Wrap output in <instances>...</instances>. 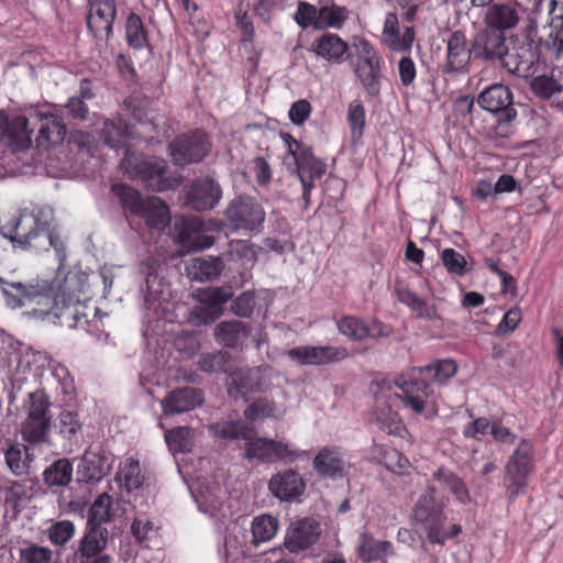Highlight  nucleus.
Listing matches in <instances>:
<instances>
[{
	"mask_svg": "<svg viewBox=\"0 0 563 563\" xmlns=\"http://www.w3.org/2000/svg\"><path fill=\"white\" fill-rule=\"evenodd\" d=\"M211 430L221 439L243 440L244 456L249 461L291 464L308 454L292 448L288 442L257 437L256 430L242 421L217 422L211 426Z\"/></svg>",
	"mask_w": 563,
	"mask_h": 563,
	"instance_id": "f257e3e1",
	"label": "nucleus"
},
{
	"mask_svg": "<svg viewBox=\"0 0 563 563\" xmlns=\"http://www.w3.org/2000/svg\"><path fill=\"white\" fill-rule=\"evenodd\" d=\"M53 210L48 207L24 209L1 227L2 235L20 247L47 250L52 246L60 258L65 256L64 243L52 229Z\"/></svg>",
	"mask_w": 563,
	"mask_h": 563,
	"instance_id": "f03ea898",
	"label": "nucleus"
},
{
	"mask_svg": "<svg viewBox=\"0 0 563 563\" xmlns=\"http://www.w3.org/2000/svg\"><path fill=\"white\" fill-rule=\"evenodd\" d=\"M456 372L457 365L452 360L435 361L427 366L413 368L411 378L399 377L396 380L397 387L402 393L399 397L407 408L419 415L426 413L428 399L432 395V390L426 380L443 384L452 378Z\"/></svg>",
	"mask_w": 563,
	"mask_h": 563,
	"instance_id": "7ed1b4c3",
	"label": "nucleus"
},
{
	"mask_svg": "<svg viewBox=\"0 0 563 563\" xmlns=\"http://www.w3.org/2000/svg\"><path fill=\"white\" fill-rule=\"evenodd\" d=\"M443 508V504L435 499V488L429 486L418 498L412 511L413 520L424 526L427 538L432 543L443 544L461 532V526L459 525H452L450 528L444 527L446 516Z\"/></svg>",
	"mask_w": 563,
	"mask_h": 563,
	"instance_id": "20e7f679",
	"label": "nucleus"
},
{
	"mask_svg": "<svg viewBox=\"0 0 563 563\" xmlns=\"http://www.w3.org/2000/svg\"><path fill=\"white\" fill-rule=\"evenodd\" d=\"M532 444L522 439L505 466L504 485L514 499L522 494L528 486V477L533 470Z\"/></svg>",
	"mask_w": 563,
	"mask_h": 563,
	"instance_id": "39448f33",
	"label": "nucleus"
},
{
	"mask_svg": "<svg viewBox=\"0 0 563 563\" xmlns=\"http://www.w3.org/2000/svg\"><path fill=\"white\" fill-rule=\"evenodd\" d=\"M168 148L174 164L185 166L201 162L209 154L211 143L203 131L196 130L174 139Z\"/></svg>",
	"mask_w": 563,
	"mask_h": 563,
	"instance_id": "423d86ee",
	"label": "nucleus"
},
{
	"mask_svg": "<svg viewBox=\"0 0 563 563\" xmlns=\"http://www.w3.org/2000/svg\"><path fill=\"white\" fill-rule=\"evenodd\" d=\"M121 168L131 178L143 181H155L153 189L162 191L166 188L162 180L167 170V163L162 158L144 157L141 154L132 153L130 150L121 162Z\"/></svg>",
	"mask_w": 563,
	"mask_h": 563,
	"instance_id": "0eeeda50",
	"label": "nucleus"
},
{
	"mask_svg": "<svg viewBox=\"0 0 563 563\" xmlns=\"http://www.w3.org/2000/svg\"><path fill=\"white\" fill-rule=\"evenodd\" d=\"M229 288H206L197 294L200 305L192 308L188 320L191 324L200 327L214 322L224 311L223 305L232 298Z\"/></svg>",
	"mask_w": 563,
	"mask_h": 563,
	"instance_id": "6e6552de",
	"label": "nucleus"
},
{
	"mask_svg": "<svg viewBox=\"0 0 563 563\" xmlns=\"http://www.w3.org/2000/svg\"><path fill=\"white\" fill-rule=\"evenodd\" d=\"M268 366L233 368L228 378V393L239 399L249 394L262 393L271 385Z\"/></svg>",
	"mask_w": 563,
	"mask_h": 563,
	"instance_id": "1a4fd4ad",
	"label": "nucleus"
},
{
	"mask_svg": "<svg viewBox=\"0 0 563 563\" xmlns=\"http://www.w3.org/2000/svg\"><path fill=\"white\" fill-rule=\"evenodd\" d=\"M224 214L236 230H257L265 220L264 209L251 198H239L231 201Z\"/></svg>",
	"mask_w": 563,
	"mask_h": 563,
	"instance_id": "9d476101",
	"label": "nucleus"
},
{
	"mask_svg": "<svg viewBox=\"0 0 563 563\" xmlns=\"http://www.w3.org/2000/svg\"><path fill=\"white\" fill-rule=\"evenodd\" d=\"M109 541V531L106 527L87 522L84 536L78 542L73 556L68 559L73 563H89L90 559L103 554Z\"/></svg>",
	"mask_w": 563,
	"mask_h": 563,
	"instance_id": "9b49d317",
	"label": "nucleus"
},
{
	"mask_svg": "<svg viewBox=\"0 0 563 563\" xmlns=\"http://www.w3.org/2000/svg\"><path fill=\"white\" fill-rule=\"evenodd\" d=\"M477 102L484 110L498 114L500 123H508L517 115L512 108V93L501 84L486 88L479 95Z\"/></svg>",
	"mask_w": 563,
	"mask_h": 563,
	"instance_id": "f8f14e48",
	"label": "nucleus"
},
{
	"mask_svg": "<svg viewBox=\"0 0 563 563\" xmlns=\"http://www.w3.org/2000/svg\"><path fill=\"white\" fill-rule=\"evenodd\" d=\"M111 455L100 446H90L84 453L77 467L79 482L91 483L101 481L111 470Z\"/></svg>",
	"mask_w": 563,
	"mask_h": 563,
	"instance_id": "ddd939ff",
	"label": "nucleus"
},
{
	"mask_svg": "<svg viewBox=\"0 0 563 563\" xmlns=\"http://www.w3.org/2000/svg\"><path fill=\"white\" fill-rule=\"evenodd\" d=\"M297 176L302 186V199L305 208L310 203V195L314 188V181L320 179L327 170V165L313 156L310 148L305 147L296 157Z\"/></svg>",
	"mask_w": 563,
	"mask_h": 563,
	"instance_id": "4468645a",
	"label": "nucleus"
},
{
	"mask_svg": "<svg viewBox=\"0 0 563 563\" xmlns=\"http://www.w3.org/2000/svg\"><path fill=\"white\" fill-rule=\"evenodd\" d=\"M117 15L114 0H90L87 24L90 32L100 40H108Z\"/></svg>",
	"mask_w": 563,
	"mask_h": 563,
	"instance_id": "2eb2a0df",
	"label": "nucleus"
},
{
	"mask_svg": "<svg viewBox=\"0 0 563 563\" xmlns=\"http://www.w3.org/2000/svg\"><path fill=\"white\" fill-rule=\"evenodd\" d=\"M268 490L280 501H295L306 490V482L301 474L292 468L274 474L268 481Z\"/></svg>",
	"mask_w": 563,
	"mask_h": 563,
	"instance_id": "dca6fc26",
	"label": "nucleus"
},
{
	"mask_svg": "<svg viewBox=\"0 0 563 563\" xmlns=\"http://www.w3.org/2000/svg\"><path fill=\"white\" fill-rule=\"evenodd\" d=\"M84 306L80 300L65 291H59L54 298V305L49 311L34 310L33 313L41 318L53 316L59 321V324L74 328L81 317Z\"/></svg>",
	"mask_w": 563,
	"mask_h": 563,
	"instance_id": "f3484780",
	"label": "nucleus"
},
{
	"mask_svg": "<svg viewBox=\"0 0 563 563\" xmlns=\"http://www.w3.org/2000/svg\"><path fill=\"white\" fill-rule=\"evenodd\" d=\"M288 356L301 365H323L339 362L349 356L345 347L298 346L287 352Z\"/></svg>",
	"mask_w": 563,
	"mask_h": 563,
	"instance_id": "a211bd4d",
	"label": "nucleus"
},
{
	"mask_svg": "<svg viewBox=\"0 0 563 563\" xmlns=\"http://www.w3.org/2000/svg\"><path fill=\"white\" fill-rule=\"evenodd\" d=\"M222 190L212 178L195 180L187 191L186 203L191 209L205 211L212 209L221 199Z\"/></svg>",
	"mask_w": 563,
	"mask_h": 563,
	"instance_id": "6ab92c4d",
	"label": "nucleus"
},
{
	"mask_svg": "<svg viewBox=\"0 0 563 563\" xmlns=\"http://www.w3.org/2000/svg\"><path fill=\"white\" fill-rule=\"evenodd\" d=\"M473 47H467L465 35L460 32H453L446 43V60L442 65V71L445 74H460L467 70Z\"/></svg>",
	"mask_w": 563,
	"mask_h": 563,
	"instance_id": "aec40b11",
	"label": "nucleus"
},
{
	"mask_svg": "<svg viewBox=\"0 0 563 563\" xmlns=\"http://www.w3.org/2000/svg\"><path fill=\"white\" fill-rule=\"evenodd\" d=\"M498 60L509 73L519 77H528L536 62L532 42L511 47L506 46V53H503Z\"/></svg>",
	"mask_w": 563,
	"mask_h": 563,
	"instance_id": "412c9836",
	"label": "nucleus"
},
{
	"mask_svg": "<svg viewBox=\"0 0 563 563\" xmlns=\"http://www.w3.org/2000/svg\"><path fill=\"white\" fill-rule=\"evenodd\" d=\"M506 46L505 34L489 27L478 31L473 38V54L476 58L499 59L506 53Z\"/></svg>",
	"mask_w": 563,
	"mask_h": 563,
	"instance_id": "4be33fe9",
	"label": "nucleus"
},
{
	"mask_svg": "<svg viewBox=\"0 0 563 563\" xmlns=\"http://www.w3.org/2000/svg\"><path fill=\"white\" fill-rule=\"evenodd\" d=\"M203 402L202 393L194 387L175 389L162 400L163 413L166 416L194 410Z\"/></svg>",
	"mask_w": 563,
	"mask_h": 563,
	"instance_id": "5701e85b",
	"label": "nucleus"
},
{
	"mask_svg": "<svg viewBox=\"0 0 563 563\" xmlns=\"http://www.w3.org/2000/svg\"><path fill=\"white\" fill-rule=\"evenodd\" d=\"M319 534L320 529L316 521L302 519L289 528L284 544L290 552L296 553L313 544Z\"/></svg>",
	"mask_w": 563,
	"mask_h": 563,
	"instance_id": "b1692460",
	"label": "nucleus"
},
{
	"mask_svg": "<svg viewBox=\"0 0 563 563\" xmlns=\"http://www.w3.org/2000/svg\"><path fill=\"white\" fill-rule=\"evenodd\" d=\"M357 555L364 563H387V558L394 556L395 550L390 541L377 540L372 533L363 532L358 538Z\"/></svg>",
	"mask_w": 563,
	"mask_h": 563,
	"instance_id": "393cba45",
	"label": "nucleus"
},
{
	"mask_svg": "<svg viewBox=\"0 0 563 563\" xmlns=\"http://www.w3.org/2000/svg\"><path fill=\"white\" fill-rule=\"evenodd\" d=\"M520 21L517 9L510 3L497 2L488 7L484 23L486 27L494 29L505 34L515 29Z\"/></svg>",
	"mask_w": 563,
	"mask_h": 563,
	"instance_id": "a878e982",
	"label": "nucleus"
},
{
	"mask_svg": "<svg viewBox=\"0 0 563 563\" xmlns=\"http://www.w3.org/2000/svg\"><path fill=\"white\" fill-rule=\"evenodd\" d=\"M4 463L10 473L16 477H24L31 474L34 454L21 442L10 443L3 450Z\"/></svg>",
	"mask_w": 563,
	"mask_h": 563,
	"instance_id": "bb28decb",
	"label": "nucleus"
},
{
	"mask_svg": "<svg viewBox=\"0 0 563 563\" xmlns=\"http://www.w3.org/2000/svg\"><path fill=\"white\" fill-rule=\"evenodd\" d=\"M313 468L320 476L339 478L344 474V459L339 446H324L313 459Z\"/></svg>",
	"mask_w": 563,
	"mask_h": 563,
	"instance_id": "cd10ccee",
	"label": "nucleus"
},
{
	"mask_svg": "<svg viewBox=\"0 0 563 563\" xmlns=\"http://www.w3.org/2000/svg\"><path fill=\"white\" fill-rule=\"evenodd\" d=\"M382 38L393 51H407L411 47L415 40L413 27L406 26L404 33L400 34L397 15L388 13L384 22Z\"/></svg>",
	"mask_w": 563,
	"mask_h": 563,
	"instance_id": "c85d7f7f",
	"label": "nucleus"
},
{
	"mask_svg": "<svg viewBox=\"0 0 563 563\" xmlns=\"http://www.w3.org/2000/svg\"><path fill=\"white\" fill-rule=\"evenodd\" d=\"M347 49V43L333 33H324L312 43V52L332 64H342Z\"/></svg>",
	"mask_w": 563,
	"mask_h": 563,
	"instance_id": "c756f323",
	"label": "nucleus"
},
{
	"mask_svg": "<svg viewBox=\"0 0 563 563\" xmlns=\"http://www.w3.org/2000/svg\"><path fill=\"white\" fill-rule=\"evenodd\" d=\"M4 506L12 510L13 515L21 512L32 499V487L24 481L8 479L0 487Z\"/></svg>",
	"mask_w": 563,
	"mask_h": 563,
	"instance_id": "7c9ffc66",
	"label": "nucleus"
},
{
	"mask_svg": "<svg viewBox=\"0 0 563 563\" xmlns=\"http://www.w3.org/2000/svg\"><path fill=\"white\" fill-rule=\"evenodd\" d=\"M251 334V327L239 320L222 321L213 330L216 341L227 347L243 344Z\"/></svg>",
	"mask_w": 563,
	"mask_h": 563,
	"instance_id": "2f4dec72",
	"label": "nucleus"
},
{
	"mask_svg": "<svg viewBox=\"0 0 563 563\" xmlns=\"http://www.w3.org/2000/svg\"><path fill=\"white\" fill-rule=\"evenodd\" d=\"M34 119L40 122L36 141L40 146L58 144L64 140L66 125L63 119L54 113H37Z\"/></svg>",
	"mask_w": 563,
	"mask_h": 563,
	"instance_id": "473e14b6",
	"label": "nucleus"
},
{
	"mask_svg": "<svg viewBox=\"0 0 563 563\" xmlns=\"http://www.w3.org/2000/svg\"><path fill=\"white\" fill-rule=\"evenodd\" d=\"M349 12L345 7L336 5L332 0H320V8L318 9V18L313 24L316 30L343 27L347 20Z\"/></svg>",
	"mask_w": 563,
	"mask_h": 563,
	"instance_id": "72a5a7b5",
	"label": "nucleus"
},
{
	"mask_svg": "<svg viewBox=\"0 0 563 563\" xmlns=\"http://www.w3.org/2000/svg\"><path fill=\"white\" fill-rule=\"evenodd\" d=\"M195 498L202 511L212 514L221 508L225 492L217 482L202 483Z\"/></svg>",
	"mask_w": 563,
	"mask_h": 563,
	"instance_id": "f704fd0d",
	"label": "nucleus"
},
{
	"mask_svg": "<svg viewBox=\"0 0 563 563\" xmlns=\"http://www.w3.org/2000/svg\"><path fill=\"white\" fill-rule=\"evenodd\" d=\"M0 288L8 307L15 309L33 301L37 290L33 286H25L22 283H8L0 277Z\"/></svg>",
	"mask_w": 563,
	"mask_h": 563,
	"instance_id": "c9c22d12",
	"label": "nucleus"
},
{
	"mask_svg": "<svg viewBox=\"0 0 563 563\" xmlns=\"http://www.w3.org/2000/svg\"><path fill=\"white\" fill-rule=\"evenodd\" d=\"M432 478L440 485L446 487L459 503L465 505L471 501V495L464 481L452 470L440 467L433 472Z\"/></svg>",
	"mask_w": 563,
	"mask_h": 563,
	"instance_id": "e433bc0d",
	"label": "nucleus"
},
{
	"mask_svg": "<svg viewBox=\"0 0 563 563\" xmlns=\"http://www.w3.org/2000/svg\"><path fill=\"white\" fill-rule=\"evenodd\" d=\"M100 135L110 148L119 150L125 146L130 130L124 120L118 117L103 122Z\"/></svg>",
	"mask_w": 563,
	"mask_h": 563,
	"instance_id": "4c0bfd02",
	"label": "nucleus"
},
{
	"mask_svg": "<svg viewBox=\"0 0 563 563\" xmlns=\"http://www.w3.org/2000/svg\"><path fill=\"white\" fill-rule=\"evenodd\" d=\"M395 292L397 299L401 303L408 306L412 311H415L418 317L428 320L438 318L437 309L434 306L428 305L424 299L420 298L417 294L412 292L400 283H396Z\"/></svg>",
	"mask_w": 563,
	"mask_h": 563,
	"instance_id": "58836bf2",
	"label": "nucleus"
},
{
	"mask_svg": "<svg viewBox=\"0 0 563 563\" xmlns=\"http://www.w3.org/2000/svg\"><path fill=\"white\" fill-rule=\"evenodd\" d=\"M146 224L156 230H163L170 223V214L165 202L158 197H150L140 213Z\"/></svg>",
	"mask_w": 563,
	"mask_h": 563,
	"instance_id": "ea45409f",
	"label": "nucleus"
},
{
	"mask_svg": "<svg viewBox=\"0 0 563 563\" xmlns=\"http://www.w3.org/2000/svg\"><path fill=\"white\" fill-rule=\"evenodd\" d=\"M286 409L267 398H258L244 410V416L247 420L254 421L260 419H283Z\"/></svg>",
	"mask_w": 563,
	"mask_h": 563,
	"instance_id": "a19ab883",
	"label": "nucleus"
},
{
	"mask_svg": "<svg viewBox=\"0 0 563 563\" xmlns=\"http://www.w3.org/2000/svg\"><path fill=\"white\" fill-rule=\"evenodd\" d=\"M197 365L198 368L205 373H224L229 376L234 368V362L231 355L223 351L201 354Z\"/></svg>",
	"mask_w": 563,
	"mask_h": 563,
	"instance_id": "79ce46f5",
	"label": "nucleus"
},
{
	"mask_svg": "<svg viewBox=\"0 0 563 563\" xmlns=\"http://www.w3.org/2000/svg\"><path fill=\"white\" fill-rule=\"evenodd\" d=\"M73 479V464L68 459H59L43 472V481L48 487H65Z\"/></svg>",
	"mask_w": 563,
	"mask_h": 563,
	"instance_id": "37998d69",
	"label": "nucleus"
},
{
	"mask_svg": "<svg viewBox=\"0 0 563 563\" xmlns=\"http://www.w3.org/2000/svg\"><path fill=\"white\" fill-rule=\"evenodd\" d=\"M51 418H25L21 427L23 441L30 444H40L47 441Z\"/></svg>",
	"mask_w": 563,
	"mask_h": 563,
	"instance_id": "c03bdc74",
	"label": "nucleus"
},
{
	"mask_svg": "<svg viewBox=\"0 0 563 563\" xmlns=\"http://www.w3.org/2000/svg\"><path fill=\"white\" fill-rule=\"evenodd\" d=\"M115 477L128 492L140 488L144 481L139 461L132 457L121 464Z\"/></svg>",
	"mask_w": 563,
	"mask_h": 563,
	"instance_id": "a18cd8bd",
	"label": "nucleus"
},
{
	"mask_svg": "<svg viewBox=\"0 0 563 563\" xmlns=\"http://www.w3.org/2000/svg\"><path fill=\"white\" fill-rule=\"evenodd\" d=\"M34 125L30 128V120L24 115H14L9 119L8 141L16 142L21 146L31 144Z\"/></svg>",
	"mask_w": 563,
	"mask_h": 563,
	"instance_id": "49530a36",
	"label": "nucleus"
},
{
	"mask_svg": "<svg viewBox=\"0 0 563 563\" xmlns=\"http://www.w3.org/2000/svg\"><path fill=\"white\" fill-rule=\"evenodd\" d=\"M352 46L356 57L354 67H380V57L369 42L364 38H354Z\"/></svg>",
	"mask_w": 563,
	"mask_h": 563,
	"instance_id": "de8ad7c7",
	"label": "nucleus"
},
{
	"mask_svg": "<svg viewBox=\"0 0 563 563\" xmlns=\"http://www.w3.org/2000/svg\"><path fill=\"white\" fill-rule=\"evenodd\" d=\"M18 563H51L53 551L44 545L26 542L18 550Z\"/></svg>",
	"mask_w": 563,
	"mask_h": 563,
	"instance_id": "09e8293b",
	"label": "nucleus"
},
{
	"mask_svg": "<svg viewBox=\"0 0 563 563\" xmlns=\"http://www.w3.org/2000/svg\"><path fill=\"white\" fill-rule=\"evenodd\" d=\"M112 190L120 198L121 203L124 208H128L131 213L140 214L146 205V200H143L141 194L126 185H114Z\"/></svg>",
	"mask_w": 563,
	"mask_h": 563,
	"instance_id": "8fccbe9b",
	"label": "nucleus"
},
{
	"mask_svg": "<svg viewBox=\"0 0 563 563\" xmlns=\"http://www.w3.org/2000/svg\"><path fill=\"white\" fill-rule=\"evenodd\" d=\"M531 89L539 97L550 99L563 91V79L556 78L554 73L551 76H537L531 80Z\"/></svg>",
	"mask_w": 563,
	"mask_h": 563,
	"instance_id": "3c124183",
	"label": "nucleus"
},
{
	"mask_svg": "<svg viewBox=\"0 0 563 563\" xmlns=\"http://www.w3.org/2000/svg\"><path fill=\"white\" fill-rule=\"evenodd\" d=\"M278 529V521L269 515L254 518L252 533L255 543L265 542L274 538Z\"/></svg>",
	"mask_w": 563,
	"mask_h": 563,
	"instance_id": "603ef678",
	"label": "nucleus"
},
{
	"mask_svg": "<svg viewBox=\"0 0 563 563\" xmlns=\"http://www.w3.org/2000/svg\"><path fill=\"white\" fill-rule=\"evenodd\" d=\"M76 528L70 520L53 522L46 530L48 540L54 545H65L75 536Z\"/></svg>",
	"mask_w": 563,
	"mask_h": 563,
	"instance_id": "864d4df0",
	"label": "nucleus"
},
{
	"mask_svg": "<svg viewBox=\"0 0 563 563\" xmlns=\"http://www.w3.org/2000/svg\"><path fill=\"white\" fill-rule=\"evenodd\" d=\"M126 41L134 48H142L147 43V35L141 18L131 13L125 25Z\"/></svg>",
	"mask_w": 563,
	"mask_h": 563,
	"instance_id": "5fc2aeb1",
	"label": "nucleus"
},
{
	"mask_svg": "<svg viewBox=\"0 0 563 563\" xmlns=\"http://www.w3.org/2000/svg\"><path fill=\"white\" fill-rule=\"evenodd\" d=\"M382 67H354V73L369 96H377L380 90Z\"/></svg>",
	"mask_w": 563,
	"mask_h": 563,
	"instance_id": "6e6d98bb",
	"label": "nucleus"
},
{
	"mask_svg": "<svg viewBox=\"0 0 563 563\" xmlns=\"http://www.w3.org/2000/svg\"><path fill=\"white\" fill-rule=\"evenodd\" d=\"M24 408L27 412V418H51L48 415L49 401L43 390L38 389L30 393Z\"/></svg>",
	"mask_w": 563,
	"mask_h": 563,
	"instance_id": "4d7b16f0",
	"label": "nucleus"
},
{
	"mask_svg": "<svg viewBox=\"0 0 563 563\" xmlns=\"http://www.w3.org/2000/svg\"><path fill=\"white\" fill-rule=\"evenodd\" d=\"M165 440L173 452H185L190 449V429L177 427L166 432Z\"/></svg>",
	"mask_w": 563,
	"mask_h": 563,
	"instance_id": "13d9d810",
	"label": "nucleus"
},
{
	"mask_svg": "<svg viewBox=\"0 0 563 563\" xmlns=\"http://www.w3.org/2000/svg\"><path fill=\"white\" fill-rule=\"evenodd\" d=\"M222 261L219 257H200L192 262L196 275L200 279H212L222 271Z\"/></svg>",
	"mask_w": 563,
	"mask_h": 563,
	"instance_id": "bf43d9fd",
	"label": "nucleus"
},
{
	"mask_svg": "<svg viewBox=\"0 0 563 563\" xmlns=\"http://www.w3.org/2000/svg\"><path fill=\"white\" fill-rule=\"evenodd\" d=\"M110 506L111 497L108 494H102L93 501L87 522H93L103 526L110 520Z\"/></svg>",
	"mask_w": 563,
	"mask_h": 563,
	"instance_id": "052dcab7",
	"label": "nucleus"
},
{
	"mask_svg": "<svg viewBox=\"0 0 563 563\" xmlns=\"http://www.w3.org/2000/svg\"><path fill=\"white\" fill-rule=\"evenodd\" d=\"M443 266L450 274L462 276L466 273L467 262L465 257L454 249H444L441 253Z\"/></svg>",
	"mask_w": 563,
	"mask_h": 563,
	"instance_id": "680f3d73",
	"label": "nucleus"
},
{
	"mask_svg": "<svg viewBox=\"0 0 563 563\" xmlns=\"http://www.w3.org/2000/svg\"><path fill=\"white\" fill-rule=\"evenodd\" d=\"M338 329L341 334L355 341L364 339V321L356 317H343L338 321Z\"/></svg>",
	"mask_w": 563,
	"mask_h": 563,
	"instance_id": "e2e57ef3",
	"label": "nucleus"
},
{
	"mask_svg": "<svg viewBox=\"0 0 563 563\" xmlns=\"http://www.w3.org/2000/svg\"><path fill=\"white\" fill-rule=\"evenodd\" d=\"M59 433L69 441H73L81 430V423L77 413L63 411L58 417Z\"/></svg>",
	"mask_w": 563,
	"mask_h": 563,
	"instance_id": "0e129e2a",
	"label": "nucleus"
},
{
	"mask_svg": "<svg viewBox=\"0 0 563 563\" xmlns=\"http://www.w3.org/2000/svg\"><path fill=\"white\" fill-rule=\"evenodd\" d=\"M347 119L352 129V137L360 139L365 125V110L360 103H351L349 107Z\"/></svg>",
	"mask_w": 563,
	"mask_h": 563,
	"instance_id": "69168bd1",
	"label": "nucleus"
},
{
	"mask_svg": "<svg viewBox=\"0 0 563 563\" xmlns=\"http://www.w3.org/2000/svg\"><path fill=\"white\" fill-rule=\"evenodd\" d=\"M318 18V10L307 2H299L295 13V21L301 29L313 25Z\"/></svg>",
	"mask_w": 563,
	"mask_h": 563,
	"instance_id": "338daca9",
	"label": "nucleus"
},
{
	"mask_svg": "<svg viewBox=\"0 0 563 563\" xmlns=\"http://www.w3.org/2000/svg\"><path fill=\"white\" fill-rule=\"evenodd\" d=\"M255 307V297L252 292L241 294L232 303L231 310L234 314L246 318L250 317Z\"/></svg>",
	"mask_w": 563,
	"mask_h": 563,
	"instance_id": "774afa93",
	"label": "nucleus"
}]
</instances>
